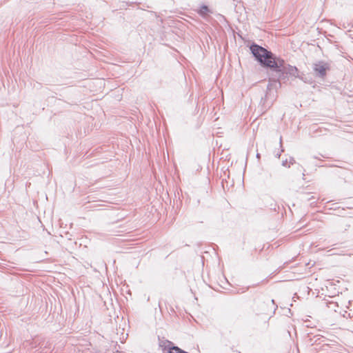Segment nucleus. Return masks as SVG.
Instances as JSON below:
<instances>
[{"label":"nucleus","mask_w":353,"mask_h":353,"mask_svg":"<svg viewBox=\"0 0 353 353\" xmlns=\"http://www.w3.org/2000/svg\"><path fill=\"white\" fill-rule=\"evenodd\" d=\"M250 50L256 59L263 65L276 72H286L288 68L283 59L276 57L265 48L258 45H252Z\"/></svg>","instance_id":"f257e3e1"},{"label":"nucleus","mask_w":353,"mask_h":353,"mask_svg":"<svg viewBox=\"0 0 353 353\" xmlns=\"http://www.w3.org/2000/svg\"><path fill=\"white\" fill-rule=\"evenodd\" d=\"M315 70L322 76H324L325 74L326 68L324 65L317 66Z\"/></svg>","instance_id":"f03ea898"},{"label":"nucleus","mask_w":353,"mask_h":353,"mask_svg":"<svg viewBox=\"0 0 353 353\" xmlns=\"http://www.w3.org/2000/svg\"><path fill=\"white\" fill-rule=\"evenodd\" d=\"M228 353H241V352L236 349L232 348Z\"/></svg>","instance_id":"7ed1b4c3"}]
</instances>
